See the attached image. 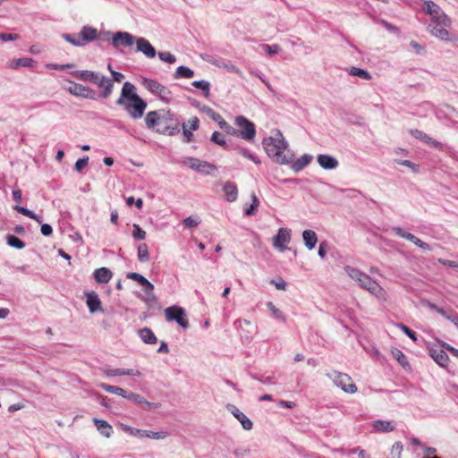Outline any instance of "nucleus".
<instances>
[{
	"label": "nucleus",
	"mask_w": 458,
	"mask_h": 458,
	"mask_svg": "<svg viewBox=\"0 0 458 458\" xmlns=\"http://www.w3.org/2000/svg\"><path fill=\"white\" fill-rule=\"evenodd\" d=\"M267 155L276 163L280 165L290 164L294 155L288 148V143L279 130L275 134L265 138L262 141Z\"/></svg>",
	"instance_id": "obj_1"
},
{
	"label": "nucleus",
	"mask_w": 458,
	"mask_h": 458,
	"mask_svg": "<svg viewBox=\"0 0 458 458\" xmlns=\"http://www.w3.org/2000/svg\"><path fill=\"white\" fill-rule=\"evenodd\" d=\"M115 104L123 106L133 119L141 118L147 108V102L137 94L135 86L130 81L123 83Z\"/></svg>",
	"instance_id": "obj_2"
},
{
	"label": "nucleus",
	"mask_w": 458,
	"mask_h": 458,
	"mask_svg": "<svg viewBox=\"0 0 458 458\" xmlns=\"http://www.w3.org/2000/svg\"><path fill=\"white\" fill-rule=\"evenodd\" d=\"M173 114L169 110L150 111L145 116L146 126L157 133L174 136L179 133L178 123H173Z\"/></svg>",
	"instance_id": "obj_3"
},
{
	"label": "nucleus",
	"mask_w": 458,
	"mask_h": 458,
	"mask_svg": "<svg viewBox=\"0 0 458 458\" xmlns=\"http://www.w3.org/2000/svg\"><path fill=\"white\" fill-rule=\"evenodd\" d=\"M344 271L361 288L367 290L371 294H374L378 298L383 296V288L367 274L351 266L344 267Z\"/></svg>",
	"instance_id": "obj_4"
},
{
	"label": "nucleus",
	"mask_w": 458,
	"mask_h": 458,
	"mask_svg": "<svg viewBox=\"0 0 458 458\" xmlns=\"http://www.w3.org/2000/svg\"><path fill=\"white\" fill-rule=\"evenodd\" d=\"M62 38L74 47H83L98 38V30L89 26H83L79 33H65Z\"/></svg>",
	"instance_id": "obj_5"
},
{
	"label": "nucleus",
	"mask_w": 458,
	"mask_h": 458,
	"mask_svg": "<svg viewBox=\"0 0 458 458\" xmlns=\"http://www.w3.org/2000/svg\"><path fill=\"white\" fill-rule=\"evenodd\" d=\"M327 377L333 381L335 386L340 387L344 392L354 394L357 392V386L352 383L351 377L345 373L336 370L327 372Z\"/></svg>",
	"instance_id": "obj_6"
},
{
	"label": "nucleus",
	"mask_w": 458,
	"mask_h": 458,
	"mask_svg": "<svg viewBox=\"0 0 458 458\" xmlns=\"http://www.w3.org/2000/svg\"><path fill=\"white\" fill-rule=\"evenodd\" d=\"M142 86L149 92L157 96L162 101L168 103L171 101L172 93L168 88L160 84L155 80L143 78Z\"/></svg>",
	"instance_id": "obj_7"
},
{
	"label": "nucleus",
	"mask_w": 458,
	"mask_h": 458,
	"mask_svg": "<svg viewBox=\"0 0 458 458\" xmlns=\"http://www.w3.org/2000/svg\"><path fill=\"white\" fill-rule=\"evenodd\" d=\"M234 124L239 128L235 135L240 136L245 140H251L256 135L255 124L242 115L235 117Z\"/></svg>",
	"instance_id": "obj_8"
},
{
	"label": "nucleus",
	"mask_w": 458,
	"mask_h": 458,
	"mask_svg": "<svg viewBox=\"0 0 458 458\" xmlns=\"http://www.w3.org/2000/svg\"><path fill=\"white\" fill-rule=\"evenodd\" d=\"M67 81L70 86L66 88V90L72 96L92 100L97 99V92L93 89L69 80Z\"/></svg>",
	"instance_id": "obj_9"
},
{
	"label": "nucleus",
	"mask_w": 458,
	"mask_h": 458,
	"mask_svg": "<svg viewBox=\"0 0 458 458\" xmlns=\"http://www.w3.org/2000/svg\"><path fill=\"white\" fill-rule=\"evenodd\" d=\"M165 315L167 321H175L183 328H187L189 327V321L186 318L185 310L181 307H168L165 310Z\"/></svg>",
	"instance_id": "obj_10"
},
{
	"label": "nucleus",
	"mask_w": 458,
	"mask_h": 458,
	"mask_svg": "<svg viewBox=\"0 0 458 458\" xmlns=\"http://www.w3.org/2000/svg\"><path fill=\"white\" fill-rule=\"evenodd\" d=\"M136 39L137 38H135L133 35L127 31H118L114 33L113 38H111V44L115 48H118L121 46L131 47L134 43H136Z\"/></svg>",
	"instance_id": "obj_11"
},
{
	"label": "nucleus",
	"mask_w": 458,
	"mask_h": 458,
	"mask_svg": "<svg viewBox=\"0 0 458 458\" xmlns=\"http://www.w3.org/2000/svg\"><path fill=\"white\" fill-rule=\"evenodd\" d=\"M291 241V231L287 228H279L277 234L273 238V246L279 251L286 250L285 245Z\"/></svg>",
	"instance_id": "obj_12"
},
{
	"label": "nucleus",
	"mask_w": 458,
	"mask_h": 458,
	"mask_svg": "<svg viewBox=\"0 0 458 458\" xmlns=\"http://www.w3.org/2000/svg\"><path fill=\"white\" fill-rule=\"evenodd\" d=\"M85 296L87 307L91 314L104 311L101 300L96 292H87Z\"/></svg>",
	"instance_id": "obj_13"
},
{
	"label": "nucleus",
	"mask_w": 458,
	"mask_h": 458,
	"mask_svg": "<svg viewBox=\"0 0 458 458\" xmlns=\"http://www.w3.org/2000/svg\"><path fill=\"white\" fill-rule=\"evenodd\" d=\"M98 88L102 89L100 96L104 98H107L113 92L114 83L112 80L98 73V79L94 82Z\"/></svg>",
	"instance_id": "obj_14"
},
{
	"label": "nucleus",
	"mask_w": 458,
	"mask_h": 458,
	"mask_svg": "<svg viewBox=\"0 0 458 458\" xmlns=\"http://www.w3.org/2000/svg\"><path fill=\"white\" fill-rule=\"evenodd\" d=\"M228 411H230L233 416L239 420L242 424V427L245 430H250L253 427L252 421L242 412L235 405L228 404L226 406Z\"/></svg>",
	"instance_id": "obj_15"
},
{
	"label": "nucleus",
	"mask_w": 458,
	"mask_h": 458,
	"mask_svg": "<svg viewBox=\"0 0 458 458\" xmlns=\"http://www.w3.org/2000/svg\"><path fill=\"white\" fill-rule=\"evenodd\" d=\"M136 51L144 54L148 58H154L157 55L155 47L145 38H137Z\"/></svg>",
	"instance_id": "obj_16"
},
{
	"label": "nucleus",
	"mask_w": 458,
	"mask_h": 458,
	"mask_svg": "<svg viewBox=\"0 0 458 458\" xmlns=\"http://www.w3.org/2000/svg\"><path fill=\"white\" fill-rule=\"evenodd\" d=\"M208 114L226 133L231 135H235L237 133V131L232 125H230L218 113L209 108Z\"/></svg>",
	"instance_id": "obj_17"
},
{
	"label": "nucleus",
	"mask_w": 458,
	"mask_h": 458,
	"mask_svg": "<svg viewBox=\"0 0 458 458\" xmlns=\"http://www.w3.org/2000/svg\"><path fill=\"white\" fill-rule=\"evenodd\" d=\"M318 165L327 170L335 169L338 166V161L329 155H318L317 157Z\"/></svg>",
	"instance_id": "obj_18"
},
{
	"label": "nucleus",
	"mask_w": 458,
	"mask_h": 458,
	"mask_svg": "<svg viewBox=\"0 0 458 458\" xmlns=\"http://www.w3.org/2000/svg\"><path fill=\"white\" fill-rule=\"evenodd\" d=\"M112 272L107 267H100L97 268L93 273V277L95 281L98 284H106L112 278Z\"/></svg>",
	"instance_id": "obj_19"
},
{
	"label": "nucleus",
	"mask_w": 458,
	"mask_h": 458,
	"mask_svg": "<svg viewBox=\"0 0 458 458\" xmlns=\"http://www.w3.org/2000/svg\"><path fill=\"white\" fill-rule=\"evenodd\" d=\"M93 423L102 436L107 438L112 436L113 428L106 420L95 418L93 419Z\"/></svg>",
	"instance_id": "obj_20"
},
{
	"label": "nucleus",
	"mask_w": 458,
	"mask_h": 458,
	"mask_svg": "<svg viewBox=\"0 0 458 458\" xmlns=\"http://www.w3.org/2000/svg\"><path fill=\"white\" fill-rule=\"evenodd\" d=\"M70 73L81 81H83L85 82H91L94 84L95 81L98 79V75L99 72L84 70V71H74V72H71Z\"/></svg>",
	"instance_id": "obj_21"
},
{
	"label": "nucleus",
	"mask_w": 458,
	"mask_h": 458,
	"mask_svg": "<svg viewBox=\"0 0 458 458\" xmlns=\"http://www.w3.org/2000/svg\"><path fill=\"white\" fill-rule=\"evenodd\" d=\"M104 373L107 377H116V376H140V372L137 369H105Z\"/></svg>",
	"instance_id": "obj_22"
},
{
	"label": "nucleus",
	"mask_w": 458,
	"mask_h": 458,
	"mask_svg": "<svg viewBox=\"0 0 458 458\" xmlns=\"http://www.w3.org/2000/svg\"><path fill=\"white\" fill-rule=\"evenodd\" d=\"M302 239L308 250H311L316 247V244L318 242V236L313 230H304L302 232Z\"/></svg>",
	"instance_id": "obj_23"
},
{
	"label": "nucleus",
	"mask_w": 458,
	"mask_h": 458,
	"mask_svg": "<svg viewBox=\"0 0 458 458\" xmlns=\"http://www.w3.org/2000/svg\"><path fill=\"white\" fill-rule=\"evenodd\" d=\"M185 163L190 168L198 172H202L206 167L215 169V165L195 157H189Z\"/></svg>",
	"instance_id": "obj_24"
},
{
	"label": "nucleus",
	"mask_w": 458,
	"mask_h": 458,
	"mask_svg": "<svg viewBox=\"0 0 458 458\" xmlns=\"http://www.w3.org/2000/svg\"><path fill=\"white\" fill-rule=\"evenodd\" d=\"M223 191L225 195V199L229 202H233L238 198V190L234 183L226 182L223 186Z\"/></svg>",
	"instance_id": "obj_25"
},
{
	"label": "nucleus",
	"mask_w": 458,
	"mask_h": 458,
	"mask_svg": "<svg viewBox=\"0 0 458 458\" xmlns=\"http://www.w3.org/2000/svg\"><path fill=\"white\" fill-rule=\"evenodd\" d=\"M430 17L434 24L444 27L451 26V19L443 12L441 7L437 9V14H432Z\"/></svg>",
	"instance_id": "obj_26"
},
{
	"label": "nucleus",
	"mask_w": 458,
	"mask_h": 458,
	"mask_svg": "<svg viewBox=\"0 0 458 458\" xmlns=\"http://www.w3.org/2000/svg\"><path fill=\"white\" fill-rule=\"evenodd\" d=\"M372 428L375 431L382 433L391 432L395 428L391 421L382 420L373 421Z\"/></svg>",
	"instance_id": "obj_27"
},
{
	"label": "nucleus",
	"mask_w": 458,
	"mask_h": 458,
	"mask_svg": "<svg viewBox=\"0 0 458 458\" xmlns=\"http://www.w3.org/2000/svg\"><path fill=\"white\" fill-rule=\"evenodd\" d=\"M429 30H430V33L432 36H434L439 39L445 40V41L450 40L448 38L449 32L446 30V27L440 26L437 24H434V25L430 24Z\"/></svg>",
	"instance_id": "obj_28"
},
{
	"label": "nucleus",
	"mask_w": 458,
	"mask_h": 458,
	"mask_svg": "<svg viewBox=\"0 0 458 458\" xmlns=\"http://www.w3.org/2000/svg\"><path fill=\"white\" fill-rule=\"evenodd\" d=\"M35 64L36 62L32 58L21 57L13 59L9 63L8 67L11 69H18L20 67H32Z\"/></svg>",
	"instance_id": "obj_29"
},
{
	"label": "nucleus",
	"mask_w": 458,
	"mask_h": 458,
	"mask_svg": "<svg viewBox=\"0 0 458 458\" xmlns=\"http://www.w3.org/2000/svg\"><path fill=\"white\" fill-rule=\"evenodd\" d=\"M312 160V156L310 155H308V154H305V155H302L300 158H298L297 160L295 161H292V169L294 171V172H300L301 171L304 167H306Z\"/></svg>",
	"instance_id": "obj_30"
},
{
	"label": "nucleus",
	"mask_w": 458,
	"mask_h": 458,
	"mask_svg": "<svg viewBox=\"0 0 458 458\" xmlns=\"http://www.w3.org/2000/svg\"><path fill=\"white\" fill-rule=\"evenodd\" d=\"M139 336L140 339L145 343L148 344H157V338L153 333V331L148 327H144L139 330L138 332Z\"/></svg>",
	"instance_id": "obj_31"
},
{
	"label": "nucleus",
	"mask_w": 458,
	"mask_h": 458,
	"mask_svg": "<svg viewBox=\"0 0 458 458\" xmlns=\"http://www.w3.org/2000/svg\"><path fill=\"white\" fill-rule=\"evenodd\" d=\"M430 355L434 360L442 367H445L449 361L448 355L443 350H431Z\"/></svg>",
	"instance_id": "obj_32"
},
{
	"label": "nucleus",
	"mask_w": 458,
	"mask_h": 458,
	"mask_svg": "<svg viewBox=\"0 0 458 458\" xmlns=\"http://www.w3.org/2000/svg\"><path fill=\"white\" fill-rule=\"evenodd\" d=\"M14 210H16L18 213L30 217V219H33L37 221L38 223L41 224V217L35 214L33 211L28 209L27 208L16 205L13 207Z\"/></svg>",
	"instance_id": "obj_33"
},
{
	"label": "nucleus",
	"mask_w": 458,
	"mask_h": 458,
	"mask_svg": "<svg viewBox=\"0 0 458 458\" xmlns=\"http://www.w3.org/2000/svg\"><path fill=\"white\" fill-rule=\"evenodd\" d=\"M193 75H194V72L191 69H190L187 66L181 65L176 69V71L174 74V79H180V78L190 79Z\"/></svg>",
	"instance_id": "obj_34"
},
{
	"label": "nucleus",
	"mask_w": 458,
	"mask_h": 458,
	"mask_svg": "<svg viewBox=\"0 0 458 458\" xmlns=\"http://www.w3.org/2000/svg\"><path fill=\"white\" fill-rule=\"evenodd\" d=\"M259 206V200L254 192L251 193V204L244 209V214L247 216H253Z\"/></svg>",
	"instance_id": "obj_35"
},
{
	"label": "nucleus",
	"mask_w": 458,
	"mask_h": 458,
	"mask_svg": "<svg viewBox=\"0 0 458 458\" xmlns=\"http://www.w3.org/2000/svg\"><path fill=\"white\" fill-rule=\"evenodd\" d=\"M100 387L107 393L114 394L122 397H124L126 394V391L120 386H111L103 383L100 385Z\"/></svg>",
	"instance_id": "obj_36"
},
{
	"label": "nucleus",
	"mask_w": 458,
	"mask_h": 458,
	"mask_svg": "<svg viewBox=\"0 0 458 458\" xmlns=\"http://www.w3.org/2000/svg\"><path fill=\"white\" fill-rule=\"evenodd\" d=\"M392 231L399 237L403 238L411 242H414L417 240V236L414 234L405 232L403 228L399 226H394L392 228Z\"/></svg>",
	"instance_id": "obj_37"
},
{
	"label": "nucleus",
	"mask_w": 458,
	"mask_h": 458,
	"mask_svg": "<svg viewBox=\"0 0 458 458\" xmlns=\"http://www.w3.org/2000/svg\"><path fill=\"white\" fill-rule=\"evenodd\" d=\"M391 353H392L393 357L399 362V364L402 367H403V368L409 367V362L407 360V358L401 350H399L397 348H394L391 351Z\"/></svg>",
	"instance_id": "obj_38"
},
{
	"label": "nucleus",
	"mask_w": 458,
	"mask_h": 458,
	"mask_svg": "<svg viewBox=\"0 0 458 458\" xmlns=\"http://www.w3.org/2000/svg\"><path fill=\"white\" fill-rule=\"evenodd\" d=\"M168 433L165 431H151V430H143L142 431V437H148L151 439H157L161 440L167 437Z\"/></svg>",
	"instance_id": "obj_39"
},
{
	"label": "nucleus",
	"mask_w": 458,
	"mask_h": 458,
	"mask_svg": "<svg viewBox=\"0 0 458 458\" xmlns=\"http://www.w3.org/2000/svg\"><path fill=\"white\" fill-rule=\"evenodd\" d=\"M267 307L270 310L271 315L276 319H278L280 321L284 322L286 320L285 316L284 315L283 311L277 309L272 301L267 302Z\"/></svg>",
	"instance_id": "obj_40"
},
{
	"label": "nucleus",
	"mask_w": 458,
	"mask_h": 458,
	"mask_svg": "<svg viewBox=\"0 0 458 458\" xmlns=\"http://www.w3.org/2000/svg\"><path fill=\"white\" fill-rule=\"evenodd\" d=\"M349 74L360 77L366 81H369L371 79V75L368 71L359 67H352L349 71Z\"/></svg>",
	"instance_id": "obj_41"
},
{
	"label": "nucleus",
	"mask_w": 458,
	"mask_h": 458,
	"mask_svg": "<svg viewBox=\"0 0 458 458\" xmlns=\"http://www.w3.org/2000/svg\"><path fill=\"white\" fill-rule=\"evenodd\" d=\"M6 241L7 244L13 248L21 250L25 247L24 242H22L21 239L13 234H8L6 237Z\"/></svg>",
	"instance_id": "obj_42"
},
{
	"label": "nucleus",
	"mask_w": 458,
	"mask_h": 458,
	"mask_svg": "<svg viewBox=\"0 0 458 458\" xmlns=\"http://www.w3.org/2000/svg\"><path fill=\"white\" fill-rule=\"evenodd\" d=\"M440 6L437 4L435 2L427 0L424 2V6L422 8L423 12L431 16L432 14H437V9Z\"/></svg>",
	"instance_id": "obj_43"
},
{
	"label": "nucleus",
	"mask_w": 458,
	"mask_h": 458,
	"mask_svg": "<svg viewBox=\"0 0 458 458\" xmlns=\"http://www.w3.org/2000/svg\"><path fill=\"white\" fill-rule=\"evenodd\" d=\"M138 259L140 262H147L149 259L148 249L146 243H141L138 247Z\"/></svg>",
	"instance_id": "obj_44"
},
{
	"label": "nucleus",
	"mask_w": 458,
	"mask_h": 458,
	"mask_svg": "<svg viewBox=\"0 0 458 458\" xmlns=\"http://www.w3.org/2000/svg\"><path fill=\"white\" fill-rule=\"evenodd\" d=\"M120 428L123 432H125L131 436L137 437H142V431H143L142 429L132 428L127 424H121Z\"/></svg>",
	"instance_id": "obj_45"
},
{
	"label": "nucleus",
	"mask_w": 458,
	"mask_h": 458,
	"mask_svg": "<svg viewBox=\"0 0 458 458\" xmlns=\"http://www.w3.org/2000/svg\"><path fill=\"white\" fill-rule=\"evenodd\" d=\"M192 86L204 91V96L208 97L210 92V84L207 81H195Z\"/></svg>",
	"instance_id": "obj_46"
},
{
	"label": "nucleus",
	"mask_w": 458,
	"mask_h": 458,
	"mask_svg": "<svg viewBox=\"0 0 458 458\" xmlns=\"http://www.w3.org/2000/svg\"><path fill=\"white\" fill-rule=\"evenodd\" d=\"M211 141L219 145V146H222V147H225L226 145V142H225V136L220 133L219 131H214L211 135Z\"/></svg>",
	"instance_id": "obj_47"
},
{
	"label": "nucleus",
	"mask_w": 458,
	"mask_h": 458,
	"mask_svg": "<svg viewBox=\"0 0 458 458\" xmlns=\"http://www.w3.org/2000/svg\"><path fill=\"white\" fill-rule=\"evenodd\" d=\"M123 398H126V399L133 402L136 404H141V403H144V397L143 396H141L139 394L132 393V392H127L126 391V394H125V396Z\"/></svg>",
	"instance_id": "obj_48"
},
{
	"label": "nucleus",
	"mask_w": 458,
	"mask_h": 458,
	"mask_svg": "<svg viewBox=\"0 0 458 458\" xmlns=\"http://www.w3.org/2000/svg\"><path fill=\"white\" fill-rule=\"evenodd\" d=\"M159 59L168 64H174L176 62V57L170 52H159L157 54Z\"/></svg>",
	"instance_id": "obj_49"
},
{
	"label": "nucleus",
	"mask_w": 458,
	"mask_h": 458,
	"mask_svg": "<svg viewBox=\"0 0 458 458\" xmlns=\"http://www.w3.org/2000/svg\"><path fill=\"white\" fill-rule=\"evenodd\" d=\"M199 223L200 219L198 216H188L182 221V224L188 228L196 227Z\"/></svg>",
	"instance_id": "obj_50"
},
{
	"label": "nucleus",
	"mask_w": 458,
	"mask_h": 458,
	"mask_svg": "<svg viewBox=\"0 0 458 458\" xmlns=\"http://www.w3.org/2000/svg\"><path fill=\"white\" fill-rule=\"evenodd\" d=\"M394 162L411 169L414 173H419V165L410 160L395 159Z\"/></svg>",
	"instance_id": "obj_51"
},
{
	"label": "nucleus",
	"mask_w": 458,
	"mask_h": 458,
	"mask_svg": "<svg viewBox=\"0 0 458 458\" xmlns=\"http://www.w3.org/2000/svg\"><path fill=\"white\" fill-rule=\"evenodd\" d=\"M403 452V444L401 442H395L391 449L392 458H401V454Z\"/></svg>",
	"instance_id": "obj_52"
},
{
	"label": "nucleus",
	"mask_w": 458,
	"mask_h": 458,
	"mask_svg": "<svg viewBox=\"0 0 458 458\" xmlns=\"http://www.w3.org/2000/svg\"><path fill=\"white\" fill-rule=\"evenodd\" d=\"M132 237L135 240H144L146 238V232L138 225H133Z\"/></svg>",
	"instance_id": "obj_53"
},
{
	"label": "nucleus",
	"mask_w": 458,
	"mask_h": 458,
	"mask_svg": "<svg viewBox=\"0 0 458 458\" xmlns=\"http://www.w3.org/2000/svg\"><path fill=\"white\" fill-rule=\"evenodd\" d=\"M410 133L414 138L419 139V140H420L421 141H423L425 143H427L428 140H429V138H430V136H428V134L424 133L422 131H420V130H417V129L411 130Z\"/></svg>",
	"instance_id": "obj_54"
},
{
	"label": "nucleus",
	"mask_w": 458,
	"mask_h": 458,
	"mask_svg": "<svg viewBox=\"0 0 458 458\" xmlns=\"http://www.w3.org/2000/svg\"><path fill=\"white\" fill-rule=\"evenodd\" d=\"M263 50H265L269 55H274L280 52L281 48L278 45H261Z\"/></svg>",
	"instance_id": "obj_55"
},
{
	"label": "nucleus",
	"mask_w": 458,
	"mask_h": 458,
	"mask_svg": "<svg viewBox=\"0 0 458 458\" xmlns=\"http://www.w3.org/2000/svg\"><path fill=\"white\" fill-rule=\"evenodd\" d=\"M397 327L408 336L410 337L413 342L417 341V336L415 332H413L411 329H410L408 327H406L403 324H398Z\"/></svg>",
	"instance_id": "obj_56"
},
{
	"label": "nucleus",
	"mask_w": 458,
	"mask_h": 458,
	"mask_svg": "<svg viewBox=\"0 0 458 458\" xmlns=\"http://www.w3.org/2000/svg\"><path fill=\"white\" fill-rule=\"evenodd\" d=\"M89 163V157H83L82 158H79L74 165V169L77 172H81L82 169L88 165Z\"/></svg>",
	"instance_id": "obj_57"
},
{
	"label": "nucleus",
	"mask_w": 458,
	"mask_h": 458,
	"mask_svg": "<svg viewBox=\"0 0 458 458\" xmlns=\"http://www.w3.org/2000/svg\"><path fill=\"white\" fill-rule=\"evenodd\" d=\"M191 130L188 129L186 123H182V134L184 137L183 141L186 143L191 142L193 140V134L191 131Z\"/></svg>",
	"instance_id": "obj_58"
},
{
	"label": "nucleus",
	"mask_w": 458,
	"mask_h": 458,
	"mask_svg": "<svg viewBox=\"0 0 458 458\" xmlns=\"http://www.w3.org/2000/svg\"><path fill=\"white\" fill-rule=\"evenodd\" d=\"M127 277L138 282L140 285H142V284H145L146 279H147L140 274L135 273V272H131V273L127 274Z\"/></svg>",
	"instance_id": "obj_59"
},
{
	"label": "nucleus",
	"mask_w": 458,
	"mask_h": 458,
	"mask_svg": "<svg viewBox=\"0 0 458 458\" xmlns=\"http://www.w3.org/2000/svg\"><path fill=\"white\" fill-rule=\"evenodd\" d=\"M219 67H224L225 69H226L228 72H235L237 73L240 77L243 78V74H242V72L237 68L235 65L233 64H217Z\"/></svg>",
	"instance_id": "obj_60"
},
{
	"label": "nucleus",
	"mask_w": 458,
	"mask_h": 458,
	"mask_svg": "<svg viewBox=\"0 0 458 458\" xmlns=\"http://www.w3.org/2000/svg\"><path fill=\"white\" fill-rule=\"evenodd\" d=\"M429 308L432 310H435L436 312H437L438 314H440L441 316H443L444 318H445L447 319V317L450 316V314L452 312L448 311V310H445V309L441 308V307H438L437 305L436 304H430L429 305Z\"/></svg>",
	"instance_id": "obj_61"
},
{
	"label": "nucleus",
	"mask_w": 458,
	"mask_h": 458,
	"mask_svg": "<svg viewBox=\"0 0 458 458\" xmlns=\"http://www.w3.org/2000/svg\"><path fill=\"white\" fill-rule=\"evenodd\" d=\"M19 38L18 34L13 33H0V40L1 41H15Z\"/></svg>",
	"instance_id": "obj_62"
},
{
	"label": "nucleus",
	"mask_w": 458,
	"mask_h": 458,
	"mask_svg": "<svg viewBox=\"0 0 458 458\" xmlns=\"http://www.w3.org/2000/svg\"><path fill=\"white\" fill-rule=\"evenodd\" d=\"M348 454H358L359 458H370L369 454H367L366 451L363 449H360L359 447L353 448L348 452Z\"/></svg>",
	"instance_id": "obj_63"
},
{
	"label": "nucleus",
	"mask_w": 458,
	"mask_h": 458,
	"mask_svg": "<svg viewBox=\"0 0 458 458\" xmlns=\"http://www.w3.org/2000/svg\"><path fill=\"white\" fill-rule=\"evenodd\" d=\"M188 129L191 130V131H196L198 130L199 128V121L198 119V117L194 116V117H191L188 123H186Z\"/></svg>",
	"instance_id": "obj_64"
}]
</instances>
